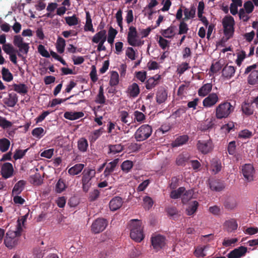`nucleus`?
<instances>
[{
	"label": "nucleus",
	"instance_id": "f257e3e1",
	"mask_svg": "<svg viewBox=\"0 0 258 258\" xmlns=\"http://www.w3.org/2000/svg\"><path fill=\"white\" fill-rule=\"evenodd\" d=\"M130 237L134 241L140 242L144 238L142 222L138 219H132L129 224Z\"/></svg>",
	"mask_w": 258,
	"mask_h": 258
},
{
	"label": "nucleus",
	"instance_id": "f03ea898",
	"mask_svg": "<svg viewBox=\"0 0 258 258\" xmlns=\"http://www.w3.org/2000/svg\"><path fill=\"white\" fill-rule=\"evenodd\" d=\"M13 44L19 48L18 50H16L18 57L21 58L23 61H26V57L24 56L23 54L26 55L28 54L30 48L29 43L24 42V39L21 35H17L14 37Z\"/></svg>",
	"mask_w": 258,
	"mask_h": 258
},
{
	"label": "nucleus",
	"instance_id": "7ed1b4c3",
	"mask_svg": "<svg viewBox=\"0 0 258 258\" xmlns=\"http://www.w3.org/2000/svg\"><path fill=\"white\" fill-rule=\"evenodd\" d=\"M234 106L228 101L222 102L216 108V117L219 119L227 118L234 111Z\"/></svg>",
	"mask_w": 258,
	"mask_h": 258
},
{
	"label": "nucleus",
	"instance_id": "20e7f679",
	"mask_svg": "<svg viewBox=\"0 0 258 258\" xmlns=\"http://www.w3.org/2000/svg\"><path fill=\"white\" fill-rule=\"evenodd\" d=\"M96 174L95 169L91 168H85L82 172V184L83 190L87 192L91 186V180L93 178Z\"/></svg>",
	"mask_w": 258,
	"mask_h": 258
},
{
	"label": "nucleus",
	"instance_id": "39448f33",
	"mask_svg": "<svg viewBox=\"0 0 258 258\" xmlns=\"http://www.w3.org/2000/svg\"><path fill=\"white\" fill-rule=\"evenodd\" d=\"M152 131L151 126L148 124H143L135 132V138L138 142L144 141L151 136Z\"/></svg>",
	"mask_w": 258,
	"mask_h": 258
},
{
	"label": "nucleus",
	"instance_id": "423d86ee",
	"mask_svg": "<svg viewBox=\"0 0 258 258\" xmlns=\"http://www.w3.org/2000/svg\"><path fill=\"white\" fill-rule=\"evenodd\" d=\"M234 18L231 16H226L223 19L222 25L224 28V34L226 40L233 37L234 32Z\"/></svg>",
	"mask_w": 258,
	"mask_h": 258
},
{
	"label": "nucleus",
	"instance_id": "0eeeda50",
	"mask_svg": "<svg viewBox=\"0 0 258 258\" xmlns=\"http://www.w3.org/2000/svg\"><path fill=\"white\" fill-rule=\"evenodd\" d=\"M242 173L247 182H251L253 180L255 170L252 165L245 164L242 166Z\"/></svg>",
	"mask_w": 258,
	"mask_h": 258
},
{
	"label": "nucleus",
	"instance_id": "6e6552de",
	"mask_svg": "<svg viewBox=\"0 0 258 258\" xmlns=\"http://www.w3.org/2000/svg\"><path fill=\"white\" fill-rule=\"evenodd\" d=\"M107 225V221L103 218H98L94 221L91 226V230L94 233L103 231Z\"/></svg>",
	"mask_w": 258,
	"mask_h": 258
},
{
	"label": "nucleus",
	"instance_id": "1a4fd4ad",
	"mask_svg": "<svg viewBox=\"0 0 258 258\" xmlns=\"http://www.w3.org/2000/svg\"><path fill=\"white\" fill-rule=\"evenodd\" d=\"M197 148L200 152L206 154L212 150V143L211 140H200L197 143Z\"/></svg>",
	"mask_w": 258,
	"mask_h": 258
},
{
	"label": "nucleus",
	"instance_id": "9d476101",
	"mask_svg": "<svg viewBox=\"0 0 258 258\" xmlns=\"http://www.w3.org/2000/svg\"><path fill=\"white\" fill-rule=\"evenodd\" d=\"M151 243L153 248L158 250L165 245V238L161 235H156L152 237Z\"/></svg>",
	"mask_w": 258,
	"mask_h": 258
},
{
	"label": "nucleus",
	"instance_id": "9b49d317",
	"mask_svg": "<svg viewBox=\"0 0 258 258\" xmlns=\"http://www.w3.org/2000/svg\"><path fill=\"white\" fill-rule=\"evenodd\" d=\"M138 37V33L136 28L134 26L129 28V31L127 34V40L128 44L133 46H139V43H137L136 38Z\"/></svg>",
	"mask_w": 258,
	"mask_h": 258
},
{
	"label": "nucleus",
	"instance_id": "f8f14e48",
	"mask_svg": "<svg viewBox=\"0 0 258 258\" xmlns=\"http://www.w3.org/2000/svg\"><path fill=\"white\" fill-rule=\"evenodd\" d=\"M247 251V247L240 246L231 251L228 254V258H240L245 255Z\"/></svg>",
	"mask_w": 258,
	"mask_h": 258
},
{
	"label": "nucleus",
	"instance_id": "ddd939ff",
	"mask_svg": "<svg viewBox=\"0 0 258 258\" xmlns=\"http://www.w3.org/2000/svg\"><path fill=\"white\" fill-rule=\"evenodd\" d=\"M19 234L18 231H8L6 233V236L4 239V243L6 246L9 248H12L15 245V240L14 239V238Z\"/></svg>",
	"mask_w": 258,
	"mask_h": 258
},
{
	"label": "nucleus",
	"instance_id": "4468645a",
	"mask_svg": "<svg viewBox=\"0 0 258 258\" xmlns=\"http://www.w3.org/2000/svg\"><path fill=\"white\" fill-rule=\"evenodd\" d=\"M140 93L139 85L136 83H133L130 85L126 90L127 96L130 98H135L138 96Z\"/></svg>",
	"mask_w": 258,
	"mask_h": 258
},
{
	"label": "nucleus",
	"instance_id": "2eb2a0df",
	"mask_svg": "<svg viewBox=\"0 0 258 258\" xmlns=\"http://www.w3.org/2000/svg\"><path fill=\"white\" fill-rule=\"evenodd\" d=\"M13 172L14 169L11 163L7 162L2 165L1 174L4 178L7 179L11 177L13 174Z\"/></svg>",
	"mask_w": 258,
	"mask_h": 258
},
{
	"label": "nucleus",
	"instance_id": "dca6fc26",
	"mask_svg": "<svg viewBox=\"0 0 258 258\" xmlns=\"http://www.w3.org/2000/svg\"><path fill=\"white\" fill-rule=\"evenodd\" d=\"M219 100L218 95L216 93H211L205 98L203 101V106L206 107H210L214 106Z\"/></svg>",
	"mask_w": 258,
	"mask_h": 258
},
{
	"label": "nucleus",
	"instance_id": "f3484780",
	"mask_svg": "<svg viewBox=\"0 0 258 258\" xmlns=\"http://www.w3.org/2000/svg\"><path fill=\"white\" fill-rule=\"evenodd\" d=\"M167 91L164 88H159L156 96L157 103L159 104H161L165 102L167 99Z\"/></svg>",
	"mask_w": 258,
	"mask_h": 258
},
{
	"label": "nucleus",
	"instance_id": "a211bd4d",
	"mask_svg": "<svg viewBox=\"0 0 258 258\" xmlns=\"http://www.w3.org/2000/svg\"><path fill=\"white\" fill-rule=\"evenodd\" d=\"M235 69L233 66L226 65L222 69V77L226 80L231 79L235 74Z\"/></svg>",
	"mask_w": 258,
	"mask_h": 258
},
{
	"label": "nucleus",
	"instance_id": "6ab92c4d",
	"mask_svg": "<svg viewBox=\"0 0 258 258\" xmlns=\"http://www.w3.org/2000/svg\"><path fill=\"white\" fill-rule=\"evenodd\" d=\"M123 202L122 199L119 197H114L109 202V208L111 211H115L119 209Z\"/></svg>",
	"mask_w": 258,
	"mask_h": 258
},
{
	"label": "nucleus",
	"instance_id": "aec40b11",
	"mask_svg": "<svg viewBox=\"0 0 258 258\" xmlns=\"http://www.w3.org/2000/svg\"><path fill=\"white\" fill-rule=\"evenodd\" d=\"M118 159H115L107 164L105 169L104 171V174L105 177L108 176L114 171L115 168L118 163Z\"/></svg>",
	"mask_w": 258,
	"mask_h": 258
},
{
	"label": "nucleus",
	"instance_id": "412c9836",
	"mask_svg": "<svg viewBox=\"0 0 258 258\" xmlns=\"http://www.w3.org/2000/svg\"><path fill=\"white\" fill-rule=\"evenodd\" d=\"M84 115L83 112H66L64 113V117L66 119L74 120L82 117Z\"/></svg>",
	"mask_w": 258,
	"mask_h": 258
},
{
	"label": "nucleus",
	"instance_id": "4be33fe9",
	"mask_svg": "<svg viewBox=\"0 0 258 258\" xmlns=\"http://www.w3.org/2000/svg\"><path fill=\"white\" fill-rule=\"evenodd\" d=\"M212 85L211 83H207L204 84L198 90V95L201 97L207 96L211 91Z\"/></svg>",
	"mask_w": 258,
	"mask_h": 258
},
{
	"label": "nucleus",
	"instance_id": "5701e85b",
	"mask_svg": "<svg viewBox=\"0 0 258 258\" xmlns=\"http://www.w3.org/2000/svg\"><path fill=\"white\" fill-rule=\"evenodd\" d=\"M176 29V26L174 25H171L166 29L162 30L161 34L164 37L167 38H173L175 34V30Z\"/></svg>",
	"mask_w": 258,
	"mask_h": 258
},
{
	"label": "nucleus",
	"instance_id": "b1692460",
	"mask_svg": "<svg viewBox=\"0 0 258 258\" xmlns=\"http://www.w3.org/2000/svg\"><path fill=\"white\" fill-rule=\"evenodd\" d=\"M84 167V164L78 163L75 165L68 170V173L71 175H76L79 174L83 170Z\"/></svg>",
	"mask_w": 258,
	"mask_h": 258
},
{
	"label": "nucleus",
	"instance_id": "393cba45",
	"mask_svg": "<svg viewBox=\"0 0 258 258\" xmlns=\"http://www.w3.org/2000/svg\"><path fill=\"white\" fill-rule=\"evenodd\" d=\"M26 181L23 180H21L17 182L12 190L13 195H18L21 193L24 188Z\"/></svg>",
	"mask_w": 258,
	"mask_h": 258
},
{
	"label": "nucleus",
	"instance_id": "a878e982",
	"mask_svg": "<svg viewBox=\"0 0 258 258\" xmlns=\"http://www.w3.org/2000/svg\"><path fill=\"white\" fill-rule=\"evenodd\" d=\"M107 39L106 31L105 30H100L97 32L92 38V41L95 43H98L102 40Z\"/></svg>",
	"mask_w": 258,
	"mask_h": 258
},
{
	"label": "nucleus",
	"instance_id": "bb28decb",
	"mask_svg": "<svg viewBox=\"0 0 258 258\" xmlns=\"http://www.w3.org/2000/svg\"><path fill=\"white\" fill-rule=\"evenodd\" d=\"M13 90L20 94H25L28 92V87L24 84H14L13 85Z\"/></svg>",
	"mask_w": 258,
	"mask_h": 258
},
{
	"label": "nucleus",
	"instance_id": "cd10ccee",
	"mask_svg": "<svg viewBox=\"0 0 258 258\" xmlns=\"http://www.w3.org/2000/svg\"><path fill=\"white\" fill-rule=\"evenodd\" d=\"M18 102V96L16 94H9V97L5 103L9 107H13Z\"/></svg>",
	"mask_w": 258,
	"mask_h": 258
},
{
	"label": "nucleus",
	"instance_id": "c85d7f7f",
	"mask_svg": "<svg viewBox=\"0 0 258 258\" xmlns=\"http://www.w3.org/2000/svg\"><path fill=\"white\" fill-rule=\"evenodd\" d=\"M105 97L104 95V89L102 86H100L99 93L95 98V102L98 104H103L105 103Z\"/></svg>",
	"mask_w": 258,
	"mask_h": 258
},
{
	"label": "nucleus",
	"instance_id": "c756f323",
	"mask_svg": "<svg viewBox=\"0 0 258 258\" xmlns=\"http://www.w3.org/2000/svg\"><path fill=\"white\" fill-rule=\"evenodd\" d=\"M86 24L84 26L85 31H89L92 32H94L95 30L93 27V25L92 23V19L89 12H86Z\"/></svg>",
	"mask_w": 258,
	"mask_h": 258
},
{
	"label": "nucleus",
	"instance_id": "7c9ffc66",
	"mask_svg": "<svg viewBox=\"0 0 258 258\" xmlns=\"http://www.w3.org/2000/svg\"><path fill=\"white\" fill-rule=\"evenodd\" d=\"M88 147V143L87 140L82 138L78 141V148L80 151L85 152L87 150Z\"/></svg>",
	"mask_w": 258,
	"mask_h": 258
},
{
	"label": "nucleus",
	"instance_id": "2f4dec72",
	"mask_svg": "<svg viewBox=\"0 0 258 258\" xmlns=\"http://www.w3.org/2000/svg\"><path fill=\"white\" fill-rule=\"evenodd\" d=\"M188 137L186 135L181 136L177 137L172 143L173 147H179L184 144L188 141Z\"/></svg>",
	"mask_w": 258,
	"mask_h": 258
},
{
	"label": "nucleus",
	"instance_id": "473e14b6",
	"mask_svg": "<svg viewBox=\"0 0 258 258\" xmlns=\"http://www.w3.org/2000/svg\"><path fill=\"white\" fill-rule=\"evenodd\" d=\"M189 160V157L185 154H180L176 158V163L178 166H184Z\"/></svg>",
	"mask_w": 258,
	"mask_h": 258
},
{
	"label": "nucleus",
	"instance_id": "72a5a7b5",
	"mask_svg": "<svg viewBox=\"0 0 258 258\" xmlns=\"http://www.w3.org/2000/svg\"><path fill=\"white\" fill-rule=\"evenodd\" d=\"M211 168L214 174H217L221 170L222 168L221 163L220 161L216 159H213L211 161Z\"/></svg>",
	"mask_w": 258,
	"mask_h": 258
},
{
	"label": "nucleus",
	"instance_id": "f704fd0d",
	"mask_svg": "<svg viewBox=\"0 0 258 258\" xmlns=\"http://www.w3.org/2000/svg\"><path fill=\"white\" fill-rule=\"evenodd\" d=\"M199 203L197 201H194L190 203L188 207L186 209V214L188 216H191L197 211Z\"/></svg>",
	"mask_w": 258,
	"mask_h": 258
},
{
	"label": "nucleus",
	"instance_id": "c9c22d12",
	"mask_svg": "<svg viewBox=\"0 0 258 258\" xmlns=\"http://www.w3.org/2000/svg\"><path fill=\"white\" fill-rule=\"evenodd\" d=\"M225 225L227 228V230L229 232H231L237 229L238 227L237 222L234 219H231L226 221L225 223Z\"/></svg>",
	"mask_w": 258,
	"mask_h": 258
},
{
	"label": "nucleus",
	"instance_id": "e433bc0d",
	"mask_svg": "<svg viewBox=\"0 0 258 258\" xmlns=\"http://www.w3.org/2000/svg\"><path fill=\"white\" fill-rule=\"evenodd\" d=\"M66 182L62 178H59L55 185V191L57 193H61L67 188Z\"/></svg>",
	"mask_w": 258,
	"mask_h": 258
},
{
	"label": "nucleus",
	"instance_id": "4c0bfd02",
	"mask_svg": "<svg viewBox=\"0 0 258 258\" xmlns=\"http://www.w3.org/2000/svg\"><path fill=\"white\" fill-rule=\"evenodd\" d=\"M248 82L250 85H254L258 83V71H252L248 78Z\"/></svg>",
	"mask_w": 258,
	"mask_h": 258
},
{
	"label": "nucleus",
	"instance_id": "58836bf2",
	"mask_svg": "<svg viewBox=\"0 0 258 258\" xmlns=\"http://www.w3.org/2000/svg\"><path fill=\"white\" fill-rule=\"evenodd\" d=\"M103 128L101 127L98 130H96L93 131L89 137L90 142H95L103 133Z\"/></svg>",
	"mask_w": 258,
	"mask_h": 258
},
{
	"label": "nucleus",
	"instance_id": "ea45409f",
	"mask_svg": "<svg viewBox=\"0 0 258 258\" xmlns=\"http://www.w3.org/2000/svg\"><path fill=\"white\" fill-rule=\"evenodd\" d=\"M10 146V141L6 139L3 138L0 139V151L2 152L7 151Z\"/></svg>",
	"mask_w": 258,
	"mask_h": 258
},
{
	"label": "nucleus",
	"instance_id": "a19ab883",
	"mask_svg": "<svg viewBox=\"0 0 258 258\" xmlns=\"http://www.w3.org/2000/svg\"><path fill=\"white\" fill-rule=\"evenodd\" d=\"M195 13L196 8L194 7H191L190 10L185 8L184 10V18H183V20L186 21L194 18L195 16Z\"/></svg>",
	"mask_w": 258,
	"mask_h": 258
},
{
	"label": "nucleus",
	"instance_id": "79ce46f5",
	"mask_svg": "<svg viewBox=\"0 0 258 258\" xmlns=\"http://www.w3.org/2000/svg\"><path fill=\"white\" fill-rule=\"evenodd\" d=\"M66 46V41L62 37H59L56 42V49L59 53L63 52Z\"/></svg>",
	"mask_w": 258,
	"mask_h": 258
},
{
	"label": "nucleus",
	"instance_id": "37998d69",
	"mask_svg": "<svg viewBox=\"0 0 258 258\" xmlns=\"http://www.w3.org/2000/svg\"><path fill=\"white\" fill-rule=\"evenodd\" d=\"M185 188L184 187H180L177 190H172L170 193V198L173 199H177L180 197L181 195L184 192Z\"/></svg>",
	"mask_w": 258,
	"mask_h": 258
},
{
	"label": "nucleus",
	"instance_id": "c03bdc74",
	"mask_svg": "<svg viewBox=\"0 0 258 258\" xmlns=\"http://www.w3.org/2000/svg\"><path fill=\"white\" fill-rule=\"evenodd\" d=\"M2 77L4 80L7 82H10L13 79L12 73L8 69L3 68L2 70Z\"/></svg>",
	"mask_w": 258,
	"mask_h": 258
},
{
	"label": "nucleus",
	"instance_id": "a18cd8bd",
	"mask_svg": "<svg viewBox=\"0 0 258 258\" xmlns=\"http://www.w3.org/2000/svg\"><path fill=\"white\" fill-rule=\"evenodd\" d=\"M224 206L226 209L233 210L237 206V202L234 199H228L225 201Z\"/></svg>",
	"mask_w": 258,
	"mask_h": 258
},
{
	"label": "nucleus",
	"instance_id": "49530a36",
	"mask_svg": "<svg viewBox=\"0 0 258 258\" xmlns=\"http://www.w3.org/2000/svg\"><path fill=\"white\" fill-rule=\"evenodd\" d=\"M119 83V75L117 72L112 71L111 72L109 84L111 86H115Z\"/></svg>",
	"mask_w": 258,
	"mask_h": 258
},
{
	"label": "nucleus",
	"instance_id": "de8ad7c7",
	"mask_svg": "<svg viewBox=\"0 0 258 258\" xmlns=\"http://www.w3.org/2000/svg\"><path fill=\"white\" fill-rule=\"evenodd\" d=\"M123 149V147L121 144L110 145L109 146V153H113V154L121 152Z\"/></svg>",
	"mask_w": 258,
	"mask_h": 258
},
{
	"label": "nucleus",
	"instance_id": "09e8293b",
	"mask_svg": "<svg viewBox=\"0 0 258 258\" xmlns=\"http://www.w3.org/2000/svg\"><path fill=\"white\" fill-rule=\"evenodd\" d=\"M117 33V31L116 30L113 28L112 27L109 28L107 38V41L109 44H112L113 43L114 38Z\"/></svg>",
	"mask_w": 258,
	"mask_h": 258
},
{
	"label": "nucleus",
	"instance_id": "8fccbe9b",
	"mask_svg": "<svg viewBox=\"0 0 258 258\" xmlns=\"http://www.w3.org/2000/svg\"><path fill=\"white\" fill-rule=\"evenodd\" d=\"M242 111L246 115H250L253 113V110L249 103H245L241 107Z\"/></svg>",
	"mask_w": 258,
	"mask_h": 258
},
{
	"label": "nucleus",
	"instance_id": "3c124183",
	"mask_svg": "<svg viewBox=\"0 0 258 258\" xmlns=\"http://www.w3.org/2000/svg\"><path fill=\"white\" fill-rule=\"evenodd\" d=\"M133 166V163L130 160H125L121 165V169L126 173L128 172Z\"/></svg>",
	"mask_w": 258,
	"mask_h": 258
},
{
	"label": "nucleus",
	"instance_id": "603ef678",
	"mask_svg": "<svg viewBox=\"0 0 258 258\" xmlns=\"http://www.w3.org/2000/svg\"><path fill=\"white\" fill-rule=\"evenodd\" d=\"M32 135L38 139H40L44 135V130L41 127L35 128L32 131Z\"/></svg>",
	"mask_w": 258,
	"mask_h": 258
},
{
	"label": "nucleus",
	"instance_id": "864d4df0",
	"mask_svg": "<svg viewBox=\"0 0 258 258\" xmlns=\"http://www.w3.org/2000/svg\"><path fill=\"white\" fill-rule=\"evenodd\" d=\"M210 187L211 190L216 191H221L224 188V186L221 183L217 181L211 182L210 183Z\"/></svg>",
	"mask_w": 258,
	"mask_h": 258
},
{
	"label": "nucleus",
	"instance_id": "5fc2aeb1",
	"mask_svg": "<svg viewBox=\"0 0 258 258\" xmlns=\"http://www.w3.org/2000/svg\"><path fill=\"white\" fill-rule=\"evenodd\" d=\"M2 47L3 50L7 54L10 55L11 53H16V49L10 43L4 44Z\"/></svg>",
	"mask_w": 258,
	"mask_h": 258
},
{
	"label": "nucleus",
	"instance_id": "6e6d98bb",
	"mask_svg": "<svg viewBox=\"0 0 258 258\" xmlns=\"http://www.w3.org/2000/svg\"><path fill=\"white\" fill-rule=\"evenodd\" d=\"M160 47L163 49L165 50L167 47H169L170 42L164 39L163 37L160 36L158 41Z\"/></svg>",
	"mask_w": 258,
	"mask_h": 258
},
{
	"label": "nucleus",
	"instance_id": "4d7b16f0",
	"mask_svg": "<svg viewBox=\"0 0 258 258\" xmlns=\"http://www.w3.org/2000/svg\"><path fill=\"white\" fill-rule=\"evenodd\" d=\"M244 10L247 14H250L252 12L254 9V6L251 1H248L244 3L243 5Z\"/></svg>",
	"mask_w": 258,
	"mask_h": 258
},
{
	"label": "nucleus",
	"instance_id": "13d9d810",
	"mask_svg": "<svg viewBox=\"0 0 258 258\" xmlns=\"http://www.w3.org/2000/svg\"><path fill=\"white\" fill-rule=\"evenodd\" d=\"M188 30V28L187 24L184 22L183 21L180 22V24L179 25V31L178 34H184L187 33Z\"/></svg>",
	"mask_w": 258,
	"mask_h": 258
},
{
	"label": "nucleus",
	"instance_id": "bf43d9fd",
	"mask_svg": "<svg viewBox=\"0 0 258 258\" xmlns=\"http://www.w3.org/2000/svg\"><path fill=\"white\" fill-rule=\"evenodd\" d=\"M66 23L69 26H74L78 24V18L74 15L72 17H67L65 18Z\"/></svg>",
	"mask_w": 258,
	"mask_h": 258
},
{
	"label": "nucleus",
	"instance_id": "052dcab7",
	"mask_svg": "<svg viewBox=\"0 0 258 258\" xmlns=\"http://www.w3.org/2000/svg\"><path fill=\"white\" fill-rule=\"evenodd\" d=\"M252 133L248 130H244L239 132L238 137L242 139H249L252 136Z\"/></svg>",
	"mask_w": 258,
	"mask_h": 258
},
{
	"label": "nucleus",
	"instance_id": "680f3d73",
	"mask_svg": "<svg viewBox=\"0 0 258 258\" xmlns=\"http://www.w3.org/2000/svg\"><path fill=\"white\" fill-rule=\"evenodd\" d=\"M141 253V251L140 249L136 247H133L129 251L128 256L131 258H136L139 256Z\"/></svg>",
	"mask_w": 258,
	"mask_h": 258
},
{
	"label": "nucleus",
	"instance_id": "e2e57ef3",
	"mask_svg": "<svg viewBox=\"0 0 258 258\" xmlns=\"http://www.w3.org/2000/svg\"><path fill=\"white\" fill-rule=\"evenodd\" d=\"M135 77L137 79L143 83L145 81L147 78V73L145 71H139L135 73Z\"/></svg>",
	"mask_w": 258,
	"mask_h": 258
},
{
	"label": "nucleus",
	"instance_id": "0e129e2a",
	"mask_svg": "<svg viewBox=\"0 0 258 258\" xmlns=\"http://www.w3.org/2000/svg\"><path fill=\"white\" fill-rule=\"evenodd\" d=\"M158 84V82H155L154 80L150 77L146 82V88L147 90H151L154 88Z\"/></svg>",
	"mask_w": 258,
	"mask_h": 258
},
{
	"label": "nucleus",
	"instance_id": "69168bd1",
	"mask_svg": "<svg viewBox=\"0 0 258 258\" xmlns=\"http://www.w3.org/2000/svg\"><path fill=\"white\" fill-rule=\"evenodd\" d=\"M222 65L220 61H216L215 63H213L210 68V71L213 74L216 73L222 69Z\"/></svg>",
	"mask_w": 258,
	"mask_h": 258
},
{
	"label": "nucleus",
	"instance_id": "338daca9",
	"mask_svg": "<svg viewBox=\"0 0 258 258\" xmlns=\"http://www.w3.org/2000/svg\"><path fill=\"white\" fill-rule=\"evenodd\" d=\"M144 203V206L146 209H150L153 205V201L152 199L151 198L146 196L143 199Z\"/></svg>",
	"mask_w": 258,
	"mask_h": 258
},
{
	"label": "nucleus",
	"instance_id": "774afa93",
	"mask_svg": "<svg viewBox=\"0 0 258 258\" xmlns=\"http://www.w3.org/2000/svg\"><path fill=\"white\" fill-rule=\"evenodd\" d=\"M38 51L43 57L46 58L50 57L49 53L43 45L40 44L38 46Z\"/></svg>",
	"mask_w": 258,
	"mask_h": 258
}]
</instances>
